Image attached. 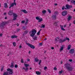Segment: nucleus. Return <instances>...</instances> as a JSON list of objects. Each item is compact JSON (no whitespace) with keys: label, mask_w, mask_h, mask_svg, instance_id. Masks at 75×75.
Segmentation results:
<instances>
[{"label":"nucleus","mask_w":75,"mask_h":75,"mask_svg":"<svg viewBox=\"0 0 75 75\" xmlns=\"http://www.w3.org/2000/svg\"><path fill=\"white\" fill-rule=\"evenodd\" d=\"M69 62H72V60L71 59H70L69 60Z\"/></svg>","instance_id":"44"},{"label":"nucleus","mask_w":75,"mask_h":75,"mask_svg":"<svg viewBox=\"0 0 75 75\" xmlns=\"http://www.w3.org/2000/svg\"><path fill=\"white\" fill-rule=\"evenodd\" d=\"M7 71L9 72V74H13V70L8 68L7 69Z\"/></svg>","instance_id":"7"},{"label":"nucleus","mask_w":75,"mask_h":75,"mask_svg":"<svg viewBox=\"0 0 75 75\" xmlns=\"http://www.w3.org/2000/svg\"><path fill=\"white\" fill-rule=\"evenodd\" d=\"M51 49H52V50H54V47H51Z\"/></svg>","instance_id":"51"},{"label":"nucleus","mask_w":75,"mask_h":75,"mask_svg":"<svg viewBox=\"0 0 75 75\" xmlns=\"http://www.w3.org/2000/svg\"><path fill=\"white\" fill-rule=\"evenodd\" d=\"M18 37L17 36H16V35H13L11 36V38L13 39V38H17Z\"/></svg>","instance_id":"12"},{"label":"nucleus","mask_w":75,"mask_h":75,"mask_svg":"<svg viewBox=\"0 0 75 75\" xmlns=\"http://www.w3.org/2000/svg\"><path fill=\"white\" fill-rule=\"evenodd\" d=\"M28 33V31L26 30L25 32V34H26Z\"/></svg>","instance_id":"43"},{"label":"nucleus","mask_w":75,"mask_h":75,"mask_svg":"<svg viewBox=\"0 0 75 75\" xmlns=\"http://www.w3.org/2000/svg\"><path fill=\"white\" fill-rule=\"evenodd\" d=\"M66 25H64V27L65 28V27H66Z\"/></svg>","instance_id":"59"},{"label":"nucleus","mask_w":75,"mask_h":75,"mask_svg":"<svg viewBox=\"0 0 75 75\" xmlns=\"http://www.w3.org/2000/svg\"><path fill=\"white\" fill-rule=\"evenodd\" d=\"M3 75H9V74H8V72H4Z\"/></svg>","instance_id":"18"},{"label":"nucleus","mask_w":75,"mask_h":75,"mask_svg":"<svg viewBox=\"0 0 75 75\" xmlns=\"http://www.w3.org/2000/svg\"><path fill=\"white\" fill-rule=\"evenodd\" d=\"M23 69H24V70H25V68H24V67H23Z\"/></svg>","instance_id":"62"},{"label":"nucleus","mask_w":75,"mask_h":75,"mask_svg":"<svg viewBox=\"0 0 75 75\" xmlns=\"http://www.w3.org/2000/svg\"><path fill=\"white\" fill-rule=\"evenodd\" d=\"M4 15H6V13H4Z\"/></svg>","instance_id":"63"},{"label":"nucleus","mask_w":75,"mask_h":75,"mask_svg":"<svg viewBox=\"0 0 75 75\" xmlns=\"http://www.w3.org/2000/svg\"><path fill=\"white\" fill-rule=\"evenodd\" d=\"M24 65L25 67L27 68V67H29V64H24Z\"/></svg>","instance_id":"27"},{"label":"nucleus","mask_w":75,"mask_h":75,"mask_svg":"<svg viewBox=\"0 0 75 75\" xmlns=\"http://www.w3.org/2000/svg\"><path fill=\"white\" fill-rule=\"evenodd\" d=\"M66 7L67 8H72V6L71 5L69 6V5L67 4L66 6Z\"/></svg>","instance_id":"10"},{"label":"nucleus","mask_w":75,"mask_h":75,"mask_svg":"<svg viewBox=\"0 0 75 75\" xmlns=\"http://www.w3.org/2000/svg\"><path fill=\"white\" fill-rule=\"evenodd\" d=\"M65 8V7L64 6H63V7L62 8V10H64V9Z\"/></svg>","instance_id":"50"},{"label":"nucleus","mask_w":75,"mask_h":75,"mask_svg":"<svg viewBox=\"0 0 75 75\" xmlns=\"http://www.w3.org/2000/svg\"><path fill=\"white\" fill-rule=\"evenodd\" d=\"M74 50L73 49H71L69 51V53L71 54H74Z\"/></svg>","instance_id":"9"},{"label":"nucleus","mask_w":75,"mask_h":75,"mask_svg":"<svg viewBox=\"0 0 75 75\" xmlns=\"http://www.w3.org/2000/svg\"><path fill=\"white\" fill-rule=\"evenodd\" d=\"M26 44L29 47H30V48H33V49H34L35 48V46L34 45H33L29 43H27Z\"/></svg>","instance_id":"5"},{"label":"nucleus","mask_w":75,"mask_h":75,"mask_svg":"<svg viewBox=\"0 0 75 75\" xmlns=\"http://www.w3.org/2000/svg\"><path fill=\"white\" fill-rule=\"evenodd\" d=\"M21 63H24V60L23 59H21Z\"/></svg>","instance_id":"37"},{"label":"nucleus","mask_w":75,"mask_h":75,"mask_svg":"<svg viewBox=\"0 0 75 75\" xmlns=\"http://www.w3.org/2000/svg\"><path fill=\"white\" fill-rule=\"evenodd\" d=\"M54 25L55 26H56V25H57V22H54Z\"/></svg>","instance_id":"32"},{"label":"nucleus","mask_w":75,"mask_h":75,"mask_svg":"<svg viewBox=\"0 0 75 75\" xmlns=\"http://www.w3.org/2000/svg\"><path fill=\"white\" fill-rule=\"evenodd\" d=\"M47 38H45L44 39V40H47Z\"/></svg>","instance_id":"61"},{"label":"nucleus","mask_w":75,"mask_h":75,"mask_svg":"<svg viewBox=\"0 0 75 75\" xmlns=\"http://www.w3.org/2000/svg\"><path fill=\"white\" fill-rule=\"evenodd\" d=\"M27 61H30V59H27Z\"/></svg>","instance_id":"56"},{"label":"nucleus","mask_w":75,"mask_h":75,"mask_svg":"<svg viewBox=\"0 0 75 75\" xmlns=\"http://www.w3.org/2000/svg\"><path fill=\"white\" fill-rule=\"evenodd\" d=\"M67 14V11H63L62 13V15L63 16H66Z\"/></svg>","instance_id":"8"},{"label":"nucleus","mask_w":75,"mask_h":75,"mask_svg":"<svg viewBox=\"0 0 75 75\" xmlns=\"http://www.w3.org/2000/svg\"><path fill=\"white\" fill-rule=\"evenodd\" d=\"M71 3H72V4H75V1L74 0H72L71 1Z\"/></svg>","instance_id":"22"},{"label":"nucleus","mask_w":75,"mask_h":75,"mask_svg":"<svg viewBox=\"0 0 75 75\" xmlns=\"http://www.w3.org/2000/svg\"><path fill=\"white\" fill-rule=\"evenodd\" d=\"M60 27L61 29L62 30H63V31H65V30L64 29V28H63V25H60Z\"/></svg>","instance_id":"20"},{"label":"nucleus","mask_w":75,"mask_h":75,"mask_svg":"<svg viewBox=\"0 0 75 75\" xmlns=\"http://www.w3.org/2000/svg\"><path fill=\"white\" fill-rule=\"evenodd\" d=\"M20 29H17V31H20Z\"/></svg>","instance_id":"52"},{"label":"nucleus","mask_w":75,"mask_h":75,"mask_svg":"<svg viewBox=\"0 0 75 75\" xmlns=\"http://www.w3.org/2000/svg\"><path fill=\"white\" fill-rule=\"evenodd\" d=\"M56 15H53L52 16V17L53 19H56Z\"/></svg>","instance_id":"17"},{"label":"nucleus","mask_w":75,"mask_h":75,"mask_svg":"<svg viewBox=\"0 0 75 75\" xmlns=\"http://www.w3.org/2000/svg\"><path fill=\"white\" fill-rule=\"evenodd\" d=\"M38 37L37 36H35L33 38V39L34 40H37V38Z\"/></svg>","instance_id":"13"},{"label":"nucleus","mask_w":75,"mask_h":75,"mask_svg":"<svg viewBox=\"0 0 75 75\" xmlns=\"http://www.w3.org/2000/svg\"><path fill=\"white\" fill-rule=\"evenodd\" d=\"M15 68H18V66H17V64H16L15 65Z\"/></svg>","instance_id":"40"},{"label":"nucleus","mask_w":75,"mask_h":75,"mask_svg":"<svg viewBox=\"0 0 75 75\" xmlns=\"http://www.w3.org/2000/svg\"><path fill=\"white\" fill-rule=\"evenodd\" d=\"M23 30H25V27H23Z\"/></svg>","instance_id":"55"},{"label":"nucleus","mask_w":75,"mask_h":75,"mask_svg":"<svg viewBox=\"0 0 75 75\" xmlns=\"http://www.w3.org/2000/svg\"><path fill=\"white\" fill-rule=\"evenodd\" d=\"M2 35H3V34L2 33L0 34V37H2Z\"/></svg>","instance_id":"49"},{"label":"nucleus","mask_w":75,"mask_h":75,"mask_svg":"<svg viewBox=\"0 0 75 75\" xmlns=\"http://www.w3.org/2000/svg\"><path fill=\"white\" fill-rule=\"evenodd\" d=\"M8 14L9 16H11V15L13 14V20H14V21L16 20L17 18L18 17L17 15L16 14V13H13V12L12 11H9L8 12Z\"/></svg>","instance_id":"1"},{"label":"nucleus","mask_w":75,"mask_h":75,"mask_svg":"<svg viewBox=\"0 0 75 75\" xmlns=\"http://www.w3.org/2000/svg\"><path fill=\"white\" fill-rule=\"evenodd\" d=\"M6 22H3L1 24V25L2 26V27H3V26H4L5 25H6Z\"/></svg>","instance_id":"14"},{"label":"nucleus","mask_w":75,"mask_h":75,"mask_svg":"<svg viewBox=\"0 0 75 75\" xmlns=\"http://www.w3.org/2000/svg\"><path fill=\"white\" fill-rule=\"evenodd\" d=\"M41 60H40L39 62V65H40V64H41Z\"/></svg>","instance_id":"41"},{"label":"nucleus","mask_w":75,"mask_h":75,"mask_svg":"<svg viewBox=\"0 0 75 75\" xmlns=\"http://www.w3.org/2000/svg\"><path fill=\"white\" fill-rule=\"evenodd\" d=\"M47 11L49 13H51V11H50V9H47Z\"/></svg>","instance_id":"36"},{"label":"nucleus","mask_w":75,"mask_h":75,"mask_svg":"<svg viewBox=\"0 0 75 75\" xmlns=\"http://www.w3.org/2000/svg\"><path fill=\"white\" fill-rule=\"evenodd\" d=\"M47 67H45L44 68V69L45 70L46 69H47Z\"/></svg>","instance_id":"45"},{"label":"nucleus","mask_w":75,"mask_h":75,"mask_svg":"<svg viewBox=\"0 0 75 75\" xmlns=\"http://www.w3.org/2000/svg\"><path fill=\"white\" fill-rule=\"evenodd\" d=\"M16 0H14V3H13L11 4L10 6H9V9H10L11 8V7H13L14 6V4L15 6H16Z\"/></svg>","instance_id":"4"},{"label":"nucleus","mask_w":75,"mask_h":75,"mask_svg":"<svg viewBox=\"0 0 75 75\" xmlns=\"http://www.w3.org/2000/svg\"><path fill=\"white\" fill-rule=\"evenodd\" d=\"M46 12H47V11H45V10L43 11H42V13H43V14H44L45 13H46Z\"/></svg>","instance_id":"35"},{"label":"nucleus","mask_w":75,"mask_h":75,"mask_svg":"<svg viewBox=\"0 0 75 75\" xmlns=\"http://www.w3.org/2000/svg\"><path fill=\"white\" fill-rule=\"evenodd\" d=\"M66 40V39H64V40H62V39H60L59 40V42H60V43H61L62 42H64V41H65Z\"/></svg>","instance_id":"11"},{"label":"nucleus","mask_w":75,"mask_h":75,"mask_svg":"<svg viewBox=\"0 0 75 75\" xmlns=\"http://www.w3.org/2000/svg\"><path fill=\"white\" fill-rule=\"evenodd\" d=\"M3 68H1V71H3Z\"/></svg>","instance_id":"54"},{"label":"nucleus","mask_w":75,"mask_h":75,"mask_svg":"<svg viewBox=\"0 0 75 75\" xmlns=\"http://www.w3.org/2000/svg\"><path fill=\"white\" fill-rule=\"evenodd\" d=\"M35 62H38L39 61V59H38L37 58H36L35 59Z\"/></svg>","instance_id":"23"},{"label":"nucleus","mask_w":75,"mask_h":75,"mask_svg":"<svg viewBox=\"0 0 75 75\" xmlns=\"http://www.w3.org/2000/svg\"><path fill=\"white\" fill-rule=\"evenodd\" d=\"M36 19L38 20H39L38 22H41L42 21V18H40V17L38 16H37L36 17Z\"/></svg>","instance_id":"6"},{"label":"nucleus","mask_w":75,"mask_h":75,"mask_svg":"<svg viewBox=\"0 0 75 75\" xmlns=\"http://www.w3.org/2000/svg\"><path fill=\"white\" fill-rule=\"evenodd\" d=\"M22 48V46H21V45L19 46V48Z\"/></svg>","instance_id":"53"},{"label":"nucleus","mask_w":75,"mask_h":75,"mask_svg":"<svg viewBox=\"0 0 75 75\" xmlns=\"http://www.w3.org/2000/svg\"><path fill=\"white\" fill-rule=\"evenodd\" d=\"M21 11L23 13H27V11L25 9L22 10H21Z\"/></svg>","instance_id":"16"},{"label":"nucleus","mask_w":75,"mask_h":75,"mask_svg":"<svg viewBox=\"0 0 75 75\" xmlns=\"http://www.w3.org/2000/svg\"><path fill=\"white\" fill-rule=\"evenodd\" d=\"M10 67L11 68H13L14 67V64L13 63H11V65L10 66Z\"/></svg>","instance_id":"26"},{"label":"nucleus","mask_w":75,"mask_h":75,"mask_svg":"<svg viewBox=\"0 0 75 75\" xmlns=\"http://www.w3.org/2000/svg\"><path fill=\"white\" fill-rule=\"evenodd\" d=\"M58 12H55L54 13V15L57 16V15L58 14Z\"/></svg>","instance_id":"30"},{"label":"nucleus","mask_w":75,"mask_h":75,"mask_svg":"<svg viewBox=\"0 0 75 75\" xmlns=\"http://www.w3.org/2000/svg\"><path fill=\"white\" fill-rule=\"evenodd\" d=\"M54 70H55V71H57V68L56 67H54Z\"/></svg>","instance_id":"42"},{"label":"nucleus","mask_w":75,"mask_h":75,"mask_svg":"<svg viewBox=\"0 0 75 75\" xmlns=\"http://www.w3.org/2000/svg\"><path fill=\"white\" fill-rule=\"evenodd\" d=\"M42 29H41L37 33V35H40V31H41V30Z\"/></svg>","instance_id":"28"},{"label":"nucleus","mask_w":75,"mask_h":75,"mask_svg":"<svg viewBox=\"0 0 75 75\" xmlns=\"http://www.w3.org/2000/svg\"><path fill=\"white\" fill-rule=\"evenodd\" d=\"M71 16H69L68 18V21H70V20H71Z\"/></svg>","instance_id":"25"},{"label":"nucleus","mask_w":75,"mask_h":75,"mask_svg":"<svg viewBox=\"0 0 75 75\" xmlns=\"http://www.w3.org/2000/svg\"><path fill=\"white\" fill-rule=\"evenodd\" d=\"M28 20H27L26 23H25V24H27V23H28Z\"/></svg>","instance_id":"48"},{"label":"nucleus","mask_w":75,"mask_h":75,"mask_svg":"<svg viewBox=\"0 0 75 75\" xmlns=\"http://www.w3.org/2000/svg\"><path fill=\"white\" fill-rule=\"evenodd\" d=\"M64 66L66 67L67 69L69 71H72V70L73 69L72 67L69 64H65Z\"/></svg>","instance_id":"2"},{"label":"nucleus","mask_w":75,"mask_h":75,"mask_svg":"<svg viewBox=\"0 0 75 75\" xmlns=\"http://www.w3.org/2000/svg\"><path fill=\"white\" fill-rule=\"evenodd\" d=\"M36 74H37V75H40V73L39 71H36Z\"/></svg>","instance_id":"29"},{"label":"nucleus","mask_w":75,"mask_h":75,"mask_svg":"<svg viewBox=\"0 0 75 75\" xmlns=\"http://www.w3.org/2000/svg\"><path fill=\"white\" fill-rule=\"evenodd\" d=\"M4 7H5V8H7L8 7L7 4L6 3L4 4Z\"/></svg>","instance_id":"15"},{"label":"nucleus","mask_w":75,"mask_h":75,"mask_svg":"<svg viewBox=\"0 0 75 75\" xmlns=\"http://www.w3.org/2000/svg\"><path fill=\"white\" fill-rule=\"evenodd\" d=\"M25 23V21L24 20L23 21L21 22V23H22V24H24V23Z\"/></svg>","instance_id":"39"},{"label":"nucleus","mask_w":75,"mask_h":75,"mask_svg":"<svg viewBox=\"0 0 75 75\" xmlns=\"http://www.w3.org/2000/svg\"><path fill=\"white\" fill-rule=\"evenodd\" d=\"M39 45H42V43H40L39 44Z\"/></svg>","instance_id":"57"},{"label":"nucleus","mask_w":75,"mask_h":75,"mask_svg":"<svg viewBox=\"0 0 75 75\" xmlns=\"http://www.w3.org/2000/svg\"><path fill=\"white\" fill-rule=\"evenodd\" d=\"M62 72H63V70H61V71H59V74H62Z\"/></svg>","instance_id":"31"},{"label":"nucleus","mask_w":75,"mask_h":75,"mask_svg":"<svg viewBox=\"0 0 75 75\" xmlns=\"http://www.w3.org/2000/svg\"><path fill=\"white\" fill-rule=\"evenodd\" d=\"M57 39H58V38H56L55 39V40L56 41H57Z\"/></svg>","instance_id":"47"},{"label":"nucleus","mask_w":75,"mask_h":75,"mask_svg":"<svg viewBox=\"0 0 75 75\" xmlns=\"http://www.w3.org/2000/svg\"><path fill=\"white\" fill-rule=\"evenodd\" d=\"M71 45H69L67 48V50H70V49H71Z\"/></svg>","instance_id":"24"},{"label":"nucleus","mask_w":75,"mask_h":75,"mask_svg":"<svg viewBox=\"0 0 75 75\" xmlns=\"http://www.w3.org/2000/svg\"><path fill=\"white\" fill-rule=\"evenodd\" d=\"M73 23L74 24H75V21H74V22H73Z\"/></svg>","instance_id":"58"},{"label":"nucleus","mask_w":75,"mask_h":75,"mask_svg":"<svg viewBox=\"0 0 75 75\" xmlns=\"http://www.w3.org/2000/svg\"><path fill=\"white\" fill-rule=\"evenodd\" d=\"M55 4V6H57V4Z\"/></svg>","instance_id":"60"},{"label":"nucleus","mask_w":75,"mask_h":75,"mask_svg":"<svg viewBox=\"0 0 75 75\" xmlns=\"http://www.w3.org/2000/svg\"><path fill=\"white\" fill-rule=\"evenodd\" d=\"M7 17H5V19H7Z\"/></svg>","instance_id":"64"},{"label":"nucleus","mask_w":75,"mask_h":75,"mask_svg":"<svg viewBox=\"0 0 75 75\" xmlns=\"http://www.w3.org/2000/svg\"><path fill=\"white\" fill-rule=\"evenodd\" d=\"M64 45H63L61 47L60 50V51H62V50H64Z\"/></svg>","instance_id":"19"},{"label":"nucleus","mask_w":75,"mask_h":75,"mask_svg":"<svg viewBox=\"0 0 75 75\" xmlns=\"http://www.w3.org/2000/svg\"><path fill=\"white\" fill-rule=\"evenodd\" d=\"M45 28V25H43L42 24L41 25V26H40V28Z\"/></svg>","instance_id":"21"},{"label":"nucleus","mask_w":75,"mask_h":75,"mask_svg":"<svg viewBox=\"0 0 75 75\" xmlns=\"http://www.w3.org/2000/svg\"><path fill=\"white\" fill-rule=\"evenodd\" d=\"M3 47V45H2V44H1L0 45V47Z\"/></svg>","instance_id":"46"},{"label":"nucleus","mask_w":75,"mask_h":75,"mask_svg":"<svg viewBox=\"0 0 75 75\" xmlns=\"http://www.w3.org/2000/svg\"><path fill=\"white\" fill-rule=\"evenodd\" d=\"M64 40H66L65 41L67 40H68L69 41V38H66V39H64Z\"/></svg>","instance_id":"33"},{"label":"nucleus","mask_w":75,"mask_h":75,"mask_svg":"<svg viewBox=\"0 0 75 75\" xmlns=\"http://www.w3.org/2000/svg\"><path fill=\"white\" fill-rule=\"evenodd\" d=\"M13 45L14 47H15L16 46V42H13Z\"/></svg>","instance_id":"34"},{"label":"nucleus","mask_w":75,"mask_h":75,"mask_svg":"<svg viewBox=\"0 0 75 75\" xmlns=\"http://www.w3.org/2000/svg\"><path fill=\"white\" fill-rule=\"evenodd\" d=\"M36 33H37V31H36V30L35 29H32V30H31L30 32V36L32 37H33L35 35V34H36ZM32 33V34H31Z\"/></svg>","instance_id":"3"},{"label":"nucleus","mask_w":75,"mask_h":75,"mask_svg":"<svg viewBox=\"0 0 75 75\" xmlns=\"http://www.w3.org/2000/svg\"><path fill=\"white\" fill-rule=\"evenodd\" d=\"M28 68H26L25 69V72H27V70H28Z\"/></svg>","instance_id":"38"}]
</instances>
